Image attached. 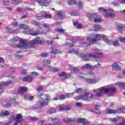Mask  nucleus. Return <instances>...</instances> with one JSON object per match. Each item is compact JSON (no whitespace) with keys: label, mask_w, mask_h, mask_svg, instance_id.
Segmentation results:
<instances>
[{"label":"nucleus","mask_w":125,"mask_h":125,"mask_svg":"<svg viewBox=\"0 0 125 125\" xmlns=\"http://www.w3.org/2000/svg\"><path fill=\"white\" fill-rule=\"evenodd\" d=\"M98 91L95 94H91L90 96L89 93H83V95H80L78 96L75 97V100L76 101L82 99V100H84L85 101H87L89 102L91 99H96L97 97H101L104 93H109L108 96H112L114 93H116L117 91L116 89H113L111 87H109L107 86H104L101 87L97 89Z\"/></svg>","instance_id":"f257e3e1"},{"label":"nucleus","mask_w":125,"mask_h":125,"mask_svg":"<svg viewBox=\"0 0 125 125\" xmlns=\"http://www.w3.org/2000/svg\"><path fill=\"white\" fill-rule=\"evenodd\" d=\"M15 42H21L19 44H17L15 47L19 48H27V46H33L35 44H42L43 42V40H41V38L37 37L30 42L28 44V42H25L19 37H16L14 38Z\"/></svg>","instance_id":"f03ea898"},{"label":"nucleus","mask_w":125,"mask_h":125,"mask_svg":"<svg viewBox=\"0 0 125 125\" xmlns=\"http://www.w3.org/2000/svg\"><path fill=\"white\" fill-rule=\"evenodd\" d=\"M106 39V36L103 34H91L89 36L87 37V40L89 41V42H91V43H94L96 42H98V41H100L101 40H104Z\"/></svg>","instance_id":"7ed1b4c3"},{"label":"nucleus","mask_w":125,"mask_h":125,"mask_svg":"<svg viewBox=\"0 0 125 125\" xmlns=\"http://www.w3.org/2000/svg\"><path fill=\"white\" fill-rule=\"evenodd\" d=\"M38 97L39 98V103L40 106H47L49 102V98H47L46 99L42 96H45L43 93H38Z\"/></svg>","instance_id":"20e7f679"},{"label":"nucleus","mask_w":125,"mask_h":125,"mask_svg":"<svg viewBox=\"0 0 125 125\" xmlns=\"http://www.w3.org/2000/svg\"><path fill=\"white\" fill-rule=\"evenodd\" d=\"M51 49H52V51L50 53V55L51 58H55V55H56V54L61 53L60 50H56V47L55 46L52 45Z\"/></svg>","instance_id":"39448f33"},{"label":"nucleus","mask_w":125,"mask_h":125,"mask_svg":"<svg viewBox=\"0 0 125 125\" xmlns=\"http://www.w3.org/2000/svg\"><path fill=\"white\" fill-rule=\"evenodd\" d=\"M85 82L87 83H89L90 84H93L94 83H97L99 82V79L98 78H94L93 79H91L90 78H86L84 79Z\"/></svg>","instance_id":"423d86ee"},{"label":"nucleus","mask_w":125,"mask_h":125,"mask_svg":"<svg viewBox=\"0 0 125 125\" xmlns=\"http://www.w3.org/2000/svg\"><path fill=\"white\" fill-rule=\"evenodd\" d=\"M51 1H52V0H36V2H38L42 6H48Z\"/></svg>","instance_id":"0eeeda50"},{"label":"nucleus","mask_w":125,"mask_h":125,"mask_svg":"<svg viewBox=\"0 0 125 125\" xmlns=\"http://www.w3.org/2000/svg\"><path fill=\"white\" fill-rule=\"evenodd\" d=\"M28 90V88L26 87L21 86L19 88V93L23 97V95H25V92Z\"/></svg>","instance_id":"6e6552de"},{"label":"nucleus","mask_w":125,"mask_h":125,"mask_svg":"<svg viewBox=\"0 0 125 125\" xmlns=\"http://www.w3.org/2000/svg\"><path fill=\"white\" fill-rule=\"evenodd\" d=\"M103 15L105 18H108V17H110L111 18H114V17H116V13H109L108 11L107 12L104 13L103 14Z\"/></svg>","instance_id":"1a4fd4ad"},{"label":"nucleus","mask_w":125,"mask_h":125,"mask_svg":"<svg viewBox=\"0 0 125 125\" xmlns=\"http://www.w3.org/2000/svg\"><path fill=\"white\" fill-rule=\"evenodd\" d=\"M116 27L117 28V30L119 33L121 34L122 33L123 31H125V25L119 23L116 25Z\"/></svg>","instance_id":"9d476101"},{"label":"nucleus","mask_w":125,"mask_h":125,"mask_svg":"<svg viewBox=\"0 0 125 125\" xmlns=\"http://www.w3.org/2000/svg\"><path fill=\"white\" fill-rule=\"evenodd\" d=\"M22 115L20 114H18L16 116V123L13 125H18V124H21L22 122Z\"/></svg>","instance_id":"9b49d317"},{"label":"nucleus","mask_w":125,"mask_h":125,"mask_svg":"<svg viewBox=\"0 0 125 125\" xmlns=\"http://www.w3.org/2000/svg\"><path fill=\"white\" fill-rule=\"evenodd\" d=\"M60 111H70L71 110V106L68 105H62L59 107Z\"/></svg>","instance_id":"f8f14e48"},{"label":"nucleus","mask_w":125,"mask_h":125,"mask_svg":"<svg viewBox=\"0 0 125 125\" xmlns=\"http://www.w3.org/2000/svg\"><path fill=\"white\" fill-rule=\"evenodd\" d=\"M97 13H93V14L88 13L87 14V17L89 21H92L93 20L94 21L95 18L97 17Z\"/></svg>","instance_id":"ddd939ff"},{"label":"nucleus","mask_w":125,"mask_h":125,"mask_svg":"<svg viewBox=\"0 0 125 125\" xmlns=\"http://www.w3.org/2000/svg\"><path fill=\"white\" fill-rule=\"evenodd\" d=\"M102 53H97L95 55H93L92 54H90L88 55V57L90 58H99L100 57V55H102Z\"/></svg>","instance_id":"4468645a"},{"label":"nucleus","mask_w":125,"mask_h":125,"mask_svg":"<svg viewBox=\"0 0 125 125\" xmlns=\"http://www.w3.org/2000/svg\"><path fill=\"white\" fill-rule=\"evenodd\" d=\"M51 63V61H48L47 60H45L43 61L42 64L44 67H46L47 68H49L50 67V63Z\"/></svg>","instance_id":"2eb2a0df"},{"label":"nucleus","mask_w":125,"mask_h":125,"mask_svg":"<svg viewBox=\"0 0 125 125\" xmlns=\"http://www.w3.org/2000/svg\"><path fill=\"white\" fill-rule=\"evenodd\" d=\"M104 113L107 114H116V113H117V110L115 109L107 108L104 110Z\"/></svg>","instance_id":"dca6fc26"},{"label":"nucleus","mask_w":125,"mask_h":125,"mask_svg":"<svg viewBox=\"0 0 125 125\" xmlns=\"http://www.w3.org/2000/svg\"><path fill=\"white\" fill-rule=\"evenodd\" d=\"M79 57H81L83 60H84L85 61H89V58L87 56L85 55L83 53H80L79 55Z\"/></svg>","instance_id":"f3484780"},{"label":"nucleus","mask_w":125,"mask_h":125,"mask_svg":"<svg viewBox=\"0 0 125 125\" xmlns=\"http://www.w3.org/2000/svg\"><path fill=\"white\" fill-rule=\"evenodd\" d=\"M57 15L60 19H65L66 18V16L62 12H58Z\"/></svg>","instance_id":"a211bd4d"},{"label":"nucleus","mask_w":125,"mask_h":125,"mask_svg":"<svg viewBox=\"0 0 125 125\" xmlns=\"http://www.w3.org/2000/svg\"><path fill=\"white\" fill-rule=\"evenodd\" d=\"M63 122L64 123H73L74 122H76V118H65L63 119Z\"/></svg>","instance_id":"6ab92c4d"},{"label":"nucleus","mask_w":125,"mask_h":125,"mask_svg":"<svg viewBox=\"0 0 125 125\" xmlns=\"http://www.w3.org/2000/svg\"><path fill=\"white\" fill-rule=\"evenodd\" d=\"M111 66L112 68H114V69H115V70H121V69H122L120 65L118 64V62L114 63L112 64Z\"/></svg>","instance_id":"aec40b11"},{"label":"nucleus","mask_w":125,"mask_h":125,"mask_svg":"<svg viewBox=\"0 0 125 125\" xmlns=\"http://www.w3.org/2000/svg\"><path fill=\"white\" fill-rule=\"evenodd\" d=\"M52 121L54 123V125H62L60 123V120L58 118L52 119Z\"/></svg>","instance_id":"412c9836"},{"label":"nucleus","mask_w":125,"mask_h":125,"mask_svg":"<svg viewBox=\"0 0 125 125\" xmlns=\"http://www.w3.org/2000/svg\"><path fill=\"white\" fill-rule=\"evenodd\" d=\"M20 29H24V30H28L29 29V25L25 24H20L19 25Z\"/></svg>","instance_id":"4be33fe9"},{"label":"nucleus","mask_w":125,"mask_h":125,"mask_svg":"<svg viewBox=\"0 0 125 125\" xmlns=\"http://www.w3.org/2000/svg\"><path fill=\"white\" fill-rule=\"evenodd\" d=\"M12 83V81L0 82V86H3V85H8V84H11Z\"/></svg>","instance_id":"5701e85b"},{"label":"nucleus","mask_w":125,"mask_h":125,"mask_svg":"<svg viewBox=\"0 0 125 125\" xmlns=\"http://www.w3.org/2000/svg\"><path fill=\"white\" fill-rule=\"evenodd\" d=\"M109 122H111L113 124H115L117 125V123L119 121L118 118H109Z\"/></svg>","instance_id":"b1692460"},{"label":"nucleus","mask_w":125,"mask_h":125,"mask_svg":"<svg viewBox=\"0 0 125 125\" xmlns=\"http://www.w3.org/2000/svg\"><path fill=\"white\" fill-rule=\"evenodd\" d=\"M68 53H72L79 55V51H77L74 49H71L68 51Z\"/></svg>","instance_id":"393cba45"},{"label":"nucleus","mask_w":125,"mask_h":125,"mask_svg":"<svg viewBox=\"0 0 125 125\" xmlns=\"http://www.w3.org/2000/svg\"><path fill=\"white\" fill-rule=\"evenodd\" d=\"M69 14L72 16H79V15H80V13L78 11H73L72 12H70Z\"/></svg>","instance_id":"a878e982"},{"label":"nucleus","mask_w":125,"mask_h":125,"mask_svg":"<svg viewBox=\"0 0 125 125\" xmlns=\"http://www.w3.org/2000/svg\"><path fill=\"white\" fill-rule=\"evenodd\" d=\"M116 85H118V86L120 88H122L124 89L125 88V83H116Z\"/></svg>","instance_id":"bb28decb"},{"label":"nucleus","mask_w":125,"mask_h":125,"mask_svg":"<svg viewBox=\"0 0 125 125\" xmlns=\"http://www.w3.org/2000/svg\"><path fill=\"white\" fill-rule=\"evenodd\" d=\"M42 27H44L45 28V31L46 32H49V30L50 29V27H49V25L47 23L43 24H42Z\"/></svg>","instance_id":"cd10ccee"},{"label":"nucleus","mask_w":125,"mask_h":125,"mask_svg":"<svg viewBox=\"0 0 125 125\" xmlns=\"http://www.w3.org/2000/svg\"><path fill=\"white\" fill-rule=\"evenodd\" d=\"M50 71L52 72H59L60 71V69L57 68V67H50L49 68Z\"/></svg>","instance_id":"c85d7f7f"},{"label":"nucleus","mask_w":125,"mask_h":125,"mask_svg":"<svg viewBox=\"0 0 125 125\" xmlns=\"http://www.w3.org/2000/svg\"><path fill=\"white\" fill-rule=\"evenodd\" d=\"M74 65L70 66V70L71 71H73L74 73H77L79 72V68L78 67H74Z\"/></svg>","instance_id":"c756f323"},{"label":"nucleus","mask_w":125,"mask_h":125,"mask_svg":"<svg viewBox=\"0 0 125 125\" xmlns=\"http://www.w3.org/2000/svg\"><path fill=\"white\" fill-rule=\"evenodd\" d=\"M55 112H56V110L53 108H50L47 111V114H53V113H55Z\"/></svg>","instance_id":"7c9ffc66"},{"label":"nucleus","mask_w":125,"mask_h":125,"mask_svg":"<svg viewBox=\"0 0 125 125\" xmlns=\"http://www.w3.org/2000/svg\"><path fill=\"white\" fill-rule=\"evenodd\" d=\"M44 18H46L47 19H50L52 18V16L49 14H45V12H44Z\"/></svg>","instance_id":"2f4dec72"},{"label":"nucleus","mask_w":125,"mask_h":125,"mask_svg":"<svg viewBox=\"0 0 125 125\" xmlns=\"http://www.w3.org/2000/svg\"><path fill=\"white\" fill-rule=\"evenodd\" d=\"M94 22H99V23L101 22V19L99 18V15L97 14V17H95Z\"/></svg>","instance_id":"473e14b6"},{"label":"nucleus","mask_w":125,"mask_h":125,"mask_svg":"<svg viewBox=\"0 0 125 125\" xmlns=\"http://www.w3.org/2000/svg\"><path fill=\"white\" fill-rule=\"evenodd\" d=\"M105 42H107V44H109V45H111L112 43H113V42L111 41H109L108 39H107V36H105V38L104 40Z\"/></svg>","instance_id":"72a5a7b5"},{"label":"nucleus","mask_w":125,"mask_h":125,"mask_svg":"<svg viewBox=\"0 0 125 125\" xmlns=\"http://www.w3.org/2000/svg\"><path fill=\"white\" fill-rule=\"evenodd\" d=\"M98 10L99 11H101V12H104V13H106V12H107L108 10L107 9H104L103 7H99Z\"/></svg>","instance_id":"f704fd0d"},{"label":"nucleus","mask_w":125,"mask_h":125,"mask_svg":"<svg viewBox=\"0 0 125 125\" xmlns=\"http://www.w3.org/2000/svg\"><path fill=\"white\" fill-rule=\"evenodd\" d=\"M94 29L95 31H98V30H100V29H101V26L99 24L95 25L94 26Z\"/></svg>","instance_id":"c9c22d12"},{"label":"nucleus","mask_w":125,"mask_h":125,"mask_svg":"<svg viewBox=\"0 0 125 125\" xmlns=\"http://www.w3.org/2000/svg\"><path fill=\"white\" fill-rule=\"evenodd\" d=\"M85 69H89L91 70L92 69V65L89 64V63H86L85 64Z\"/></svg>","instance_id":"e433bc0d"},{"label":"nucleus","mask_w":125,"mask_h":125,"mask_svg":"<svg viewBox=\"0 0 125 125\" xmlns=\"http://www.w3.org/2000/svg\"><path fill=\"white\" fill-rule=\"evenodd\" d=\"M85 120L84 118H79L77 121V124H83L84 121Z\"/></svg>","instance_id":"4c0bfd02"},{"label":"nucleus","mask_w":125,"mask_h":125,"mask_svg":"<svg viewBox=\"0 0 125 125\" xmlns=\"http://www.w3.org/2000/svg\"><path fill=\"white\" fill-rule=\"evenodd\" d=\"M33 24L35 25L36 26H38V27H40V26H42V24L36 21H33Z\"/></svg>","instance_id":"58836bf2"},{"label":"nucleus","mask_w":125,"mask_h":125,"mask_svg":"<svg viewBox=\"0 0 125 125\" xmlns=\"http://www.w3.org/2000/svg\"><path fill=\"white\" fill-rule=\"evenodd\" d=\"M80 43L83 45V46H85V47H87V46H89L90 45V44L87 43L85 42H81Z\"/></svg>","instance_id":"ea45409f"},{"label":"nucleus","mask_w":125,"mask_h":125,"mask_svg":"<svg viewBox=\"0 0 125 125\" xmlns=\"http://www.w3.org/2000/svg\"><path fill=\"white\" fill-rule=\"evenodd\" d=\"M41 57H48L49 55L47 53H42L40 55Z\"/></svg>","instance_id":"a19ab883"},{"label":"nucleus","mask_w":125,"mask_h":125,"mask_svg":"<svg viewBox=\"0 0 125 125\" xmlns=\"http://www.w3.org/2000/svg\"><path fill=\"white\" fill-rule=\"evenodd\" d=\"M90 112H92V113H94V114H96L97 115H101V111L98 110L97 111H94L92 109H90Z\"/></svg>","instance_id":"79ce46f5"},{"label":"nucleus","mask_w":125,"mask_h":125,"mask_svg":"<svg viewBox=\"0 0 125 125\" xmlns=\"http://www.w3.org/2000/svg\"><path fill=\"white\" fill-rule=\"evenodd\" d=\"M76 0H70L68 1V4L70 5H74V4H76Z\"/></svg>","instance_id":"37998d69"},{"label":"nucleus","mask_w":125,"mask_h":125,"mask_svg":"<svg viewBox=\"0 0 125 125\" xmlns=\"http://www.w3.org/2000/svg\"><path fill=\"white\" fill-rule=\"evenodd\" d=\"M16 116L15 117H14V115H12L10 117V121L11 123H13V122H14V121H16Z\"/></svg>","instance_id":"c03bdc74"},{"label":"nucleus","mask_w":125,"mask_h":125,"mask_svg":"<svg viewBox=\"0 0 125 125\" xmlns=\"http://www.w3.org/2000/svg\"><path fill=\"white\" fill-rule=\"evenodd\" d=\"M6 31L8 32V33H17V30H11V29L10 28H8L6 29Z\"/></svg>","instance_id":"a18cd8bd"},{"label":"nucleus","mask_w":125,"mask_h":125,"mask_svg":"<svg viewBox=\"0 0 125 125\" xmlns=\"http://www.w3.org/2000/svg\"><path fill=\"white\" fill-rule=\"evenodd\" d=\"M59 99L60 100H65V95L63 94L59 95Z\"/></svg>","instance_id":"49530a36"},{"label":"nucleus","mask_w":125,"mask_h":125,"mask_svg":"<svg viewBox=\"0 0 125 125\" xmlns=\"http://www.w3.org/2000/svg\"><path fill=\"white\" fill-rule=\"evenodd\" d=\"M42 13L43 14L41 15V16H38L37 17V19H38V20H41V19L44 18V16L43 15V14H44V12H42Z\"/></svg>","instance_id":"de8ad7c7"},{"label":"nucleus","mask_w":125,"mask_h":125,"mask_svg":"<svg viewBox=\"0 0 125 125\" xmlns=\"http://www.w3.org/2000/svg\"><path fill=\"white\" fill-rule=\"evenodd\" d=\"M83 91V88H78L76 89L74 92V93H79V92H81V91Z\"/></svg>","instance_id":"09e8293b"},{"label":"nucleus","mask_w":125,"mask_h":125,"mask_svg":"<svg viewBox=\"0 0 125 125\" xmlns=\"http://www.w3.org/2000/svg\"><path fill=\"white\" fill-rule=\"evenodd\" d=\"M10 106H11V104L7 103L6 104H4L3 105V107H4V108H9V107H10Z\"/></svg>","instance_id":"8fccbe9b"},{"label":"nucleus","mask_w":125,"mask_h":125,"mask_svg":"<svg viewBox=\"0 0 125 125\" xmlns=\"http://www.w3.org/2000/svg\"><path fill=\"white\" fill-rule=\"evenodd\" d=\"M37 90L39 92L38 93H42V92H41L42 90V87L41 86H39L37 88Z\"/></svg>","instance_id":"3c124183"},{"label":"nucleus","mask_w":125,"mask_h":125,"mask_svg":"<svg viewBox=\"0 0 125 125\" xmlns=\"http://www.w3.org/2000/svg\"><path fill=\"white\" fill-rule=\"evenodd\" d=\"M55 31L58 33H64V30L62 29L56 28Z\"/></svg>","instance_id":"603ef678"},{"label":"nucleus","mask_w":125,"mask_h":125,"mask_svg":"<svg viewBox=\"0 0 125 125\" xmlns=\"http://www.w3.org/2000/svg\"><path fill=\"white\" fill-rule=\"evenodd\" d=\"M113 45H114L115 46H118L119 45V43L118 41H115L113 42H112Z\"/></svg>","instance_id":"864d4df0"},{"label":"nucleus","mask_w":125,"mask_h":125,"mask_svg":"<svg viewBox=\"0 0 125 125\" xmlns=\"http://www.w3.org/2000/svg\"><path fill=\"white\" fill-rule=\"evenodd\" d=\"M9 112L6 110V111L3 112L2 113V116H9Z\"/></svg>","instance_id":"5fc2aeb1"},{"label":"nucleus","mask_w":125,"mask_h":125,"mask_svg":"<svg viewBox=\"0 0 125 125\" xmlns=\"http://www.w3.org/2000/svg\"><path fill=\"white\" fill-rule=\"evenodd\" d=\"M27 82H32L33 81V77L31 75H29L27 77Z\"/></svg>","instance_id":"6e6d98bb"},{"label":"nucleus","mask_w":125,"mask_h":125,"mask_svg":"<svg viewBox=\"0 0 125 125\" xmlns=\"http://www.w3.org/2000/svg\"><path fill=\"white\" fill-rule=\"evenodd\" d=\"M3 3L4 5H8L9 4V1L3 0Z\"/></svg>","instance_id":"4d7b16f0"},{"label":"nucleus","mask_w":125,"mask_h":125,"mask_svg":"<svg viewBox=\"0 0 125 125\" xmlns=\"http://www.w3.org/2000/svg\"><path fill=\"white\" fill-rule=\"evenodd\" d=\"M78 78L79 80H83L84 81V79H85L84 77L83 76V74L82 73L79 75Z\"/></svg>","instance_id":"13d9d810"},{"label":"nucleus","mask_w":125,"mask_h":125,"mask_svg":"<svg viewBox=\"0 0 125 125\" xmlns=\"http://www.w3.org/2000/svg\"><path fill=\"white\" fill-rule=\"evenodd\" d=\"M31 75H33L34 77H38L39 73L38 72H36L35 71L32 72L30 74Z\"/></svg>","instance_id":"bf43d9fd"},{"label":"nucleus","mask_w":125,"mask_h":125,"mask_svg":"<svg viewBox=\"0 0 125 125\" xmlns=\"http://www.w3.org/2000/svg\"><path fill=\"white\" fill-rule=\"evenodd\" d=\"M21 74L22 75H26L27 74V70L25 69H22V70L21 71Z\"/></svg>","instance_id":"052dcab7"},{"label":"nucleus","mask_w":125,"mask_h":125,"mask_svg":"<svg viewBox=\"0 0 125 125\" xmlns=\"http://www.w3.org/2000/svg\"><path fill=\"white\" fill-rule=\"evenodd\" d=\"M100 107H101L100 105H99V104H96L94 106V108L95 109V110H96V111H97V110H99Z\"/></svg>","instance_id":"680f3d73"},{"label":"nucleus","mask_w":125,"mask_h":125,"mask_svg":"<svg viewBox=\"0 0 125 125\" xmlns=\"http://www.w3.org/2000/svg\"><path fill=\"white\" fill-rule=\"evenodd\" d=\"M13 3L14 4L17 5V4H19V0H14Z\"/></svg>","instance_id":"e2e57ef3"},{"label":"nucleus","mask_w":125,"mask_h":125,"mask_svg":"<svg viewBox=\"0 0 125 125\" xmlns=\"http://www.w3.org/2000/svg\"><path fill=\"white\" fill-rule=\"evenodd\" d=\"M125 107H121V108H120V113H125Z\"/></svg>","instance_id":"0e129e2a"},{"label":"nucleus","mask_w":125,"mask_h":125,"mask_svg":"<svg viewBox=\"0 0 125 125\" xmlns=\"http://www.w3.org/2000/svg\"><path fill=\"white\" fill-rule=\"evenodd\" d=\"M66 76V73L64 72H62L61 74H59V77H65Z\"/></svg>","instance_id":"69168bd1"},{"label":"nucleus","mask_w":125,"mask_h":125,"mask_svg":"<svg viewBox=\"0 0 125 125\" xmlns=\"http://www.w3.org/2000/svg\"><path fill=\"white\" fill-rule=\"evenodd\" d=\"M119 40H120L121 42H125V38L120 37Z\"/></svg>","instance_id":"338daca9"},{"label":"nucleus","mask_w":125,"mask_h":125,"mask_svg":"<svg viewBox=\"0 0 125 125\" xmlns=\"http://www.w3.org/2000/svg\"><path fill=\"white\" fill-rule=\"evenodd\" d=\"M82 6H83V2L79 1L78 3L79 8H82Z\"/></svg>","instance_id":"774afa93"}]
</instances>
